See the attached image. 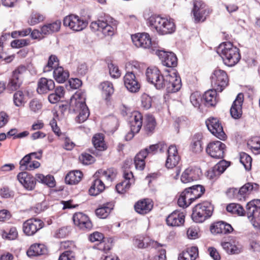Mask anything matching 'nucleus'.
<instances>
[{"instance_id":"18","label":"nucleus","mask_w":260,"mask_h":260,"mask_svg":"<svg viewBox=\"0 0 260 260\" xmlns=\"http://www.w3.org/2000/svg\"><path fill=\"white\" fill-rule=\"evenodd\" d=\"M134 244L138 248H147L149 247L157 248L165 246V245L159 243L157 241L150 239L148 237H144L139 235L135 237Z\"/></svg>"},{"instance_id":"6","label":"nucleus","mask_w":260,"mask_h":260,"mask_svg":"<svg viewBox=\"0 0 260 260\" xmlns=\"http://www.w3.org/2000/svg\"><path fill=\"white\" fill-rule=\"evenodd\" d=\"M213 210V206L210 202L199 203L192 209L191 218L197 223H202L212 216Z\"/></svg>"},{"instance_id":"30","label":"nucleus","mask_w":260,"mask_h":260,"mask_svg":"<svg viewBox=\"0 0 260 260\" xmlns=\"http://www.w3.org/2000/svg\"><path fill=\"white\" fill-rule=\"evenodd\" d=\"M135 211L140 214L144 215L149 213L153 208V204L148 199L138 201L134 206Z\"/></svg>"},{"instance_id":"46","label":"nucleus","mask_w":260,"mask_h":260,"mask_svg":"<svg viewBox=\"0 0 260 260\" xmlns=\"http://www.w3.org/2000/svg\"><path fill=\"white\" fill-rule=\"evenodd\" d=\"M108 243H106V240L104 238L102 241L99 242L96 245L93 246V248L104 251L105 253L108 252L112 247L111 243H110L108 240Z\"/></svg>"},{"instance_id":"41","label":"nucleus","mask_w":260,"mask_h":260,"mask_svg":"<svg viewBox=\"0 0 260 260\" xmlns=\"http://www.w3.org/2000/svg\"><path fill=\"white\" fill-rule=\"evenodd\" d=\"M13 103L14 105L17 107H20L24 106L26 103V98L22 90H18L13 94Z\"/></svg>"},{"instance_id":"31","label":"nucleus","mask_w":260,"mask_h":260,"mask_svg":"<svg viewBox=\"0 0 260 260\" xmlns=\"http://www.w3.org/2000/svg\"><path fill=\"white\" fill-rule=\"evenodd\" d=\"M61 25L60 20H56L51 23H48L41 27V33L44 35H51L59 31Z\"/></svg>"},{"instance_id":"61","label":"nucleus","mask_w":260,"mask_h":260,"mask_svg":"<svg viewBox=\"0 0 260 260\" xmlns=\"http://www.w3.org/2000/svg\"><path fill=\"white\" fill-rule=\"evenodd\" d=\"M29 107L31 111L36 113L42 108V104L37 99H35L30 101Z\"/></svg>"},{"instance_id":"57","label":"nucleus","mask_w":260,"mask_h":260,"mask_svg":"<svg viewBox=\"0 0 260 260\" xmlns=\"http://www.w3.org/2000/svg\"><path fill=\"white\" fill-rule=\"evenodd\" d=\"M29 43V41L27 39H16L11 42V46L14 48H19L27 46Z\"/></svg>"},{"instance_id":"38","label":"nucleus","mask_w":260,"mask_h":260,"mask_svg":"<svg viewBox=\"0 0 260 260\" xmlns=\"http://www.w3.org/2000/svg\"><path fill=\"white\" fill-rule=\"evenodd\" d=\"M156 126L155 118L151 115H146L144 124V130L147 135L150 136L154 133Z\"/></svg>"},{"instance_id":"54","label":"nucleus","mask_w":260,"mask_h":260,"mask_svg":"<svg viewBox=\"0 0 260 260\" xmlns=\"http://www.w3.org/2000/svg\"><path fill=\"white\" fill-rule=\"evenodd\" d=\"M69 85H66L68 90L71 89H76L79 88L82 84V81L78 78H72L68 81Z\"/></svg>"},{"instance_id":"11","label":"nucleus","mask_w":260,"mask_h":260,"mask_svg":"<svg viewBox=\"0 0 260 260\" xmlns=\"http://www.w3.org/2000/svg\"><path fill=\"white\" fill-rule=\"evenodd\" d=\"M206 125L208 130L215 137L221 140H224L226 138L221 123L217 118L210 117L206 120Z\"/></svg>"},{"instance_id":"33","label":"nucleus","mask_w":260,"mask_h":260,"mask_svg":"<svg viewBox=\"0 0 260 260\" xmlns=\"http://www.w3.org/2000/svg\"><path fill=\"white\" fill-rule=\"evenodd\" d=\"M47 251V248L44 245L35 244L30 246L27 251V255L29 257H32L45 254Z\"/></svg>"},{"instance_id":"20","label":"nucleus","mask_w":260,"mask_h":260,"mask_svg":"<svg viewBox=\"0 0 260 260\" xmlns=\"http://www.w3.org/2000/svg\"><path fill=\"white\" fill-rule=\"evenodd\" d=\"M243 101V94L242 93H239L233 102L230 109V114L233 118L239 119L242 117Z\"/></svg>"},{"instance_id":"43","label":"nucleus","mask_w":260,"mask_h":260,"mask_svg":"<svg viewBox=\"0 0 260 260\" xmlns=\"http://www.w3.org/2000/svg\"><path fill=\"white\" fill-rule=\"evenodd\" d=\"M58 59L56 55H50L47 64L44 67V72H48L51 71L53 69L56 68V66L58 65Z\"/></svg>"},{"instance_id":"17","label":"nucleus","mask_w":260,"mask_h":260,"mask_svg":"<svg viewBox=\"0 0 260 260\" xmlns=\"http://www.w3.org/2000/svg\"><path fill=\"white\" fill-rule=\"evenodd\" d=\"M124 84L126 89L131 92H137L141 85L138 78L133 72H127L123 77Z\"/></svg>"},{"instance_id":"12","label":"nucleus","mask_w":260,"mask_h":260,"mask_svg":"<svg viewBox=\"0 0 260 260\" xmlns=\"http://www.w3.org/2000/svg\"><path fill=\"white\" fill-rule=\"evenodd\" d=\"M225 145L219 141L210 142L206 149V152L212 157L220 159L224 157Z\"/></svg>"},{"instance_id":"47","label":"nucleus","mask_w":260,"mask_h":260,"mask_svg":"<svg viewBox=\"0 0 260 260\" xmlns=\"http://www.w3.org/2000/svg\"><path fill=\"white\" fill-rule=\"evenodd\" d=\"M103 93L107 96H111L114 92L113 84L109 81H106L101 84Z\"/></svg>"},{"instance_id":"37","label":"nucleus","mask_w":260,"mask_h":260,"mask_svg":"<svg viewBox=\"0 0 260 260\" xmlns=\"http://www.w3.org/2000/svg\"><path fill=\"white\" fill-rule=\"evenodd\" d=\"M92 144L96 150H92L90 152L94 154L96 150L103 151L106 149L107 147L105 143L103 135L101 134H95L92 139Z\"/></svg>"},{"instance_id":"27","label":"nucleus","mask_w":260,"mask_h":260,"mask_svg":"<svg viewBox=\"0 0 260 260\" xmlns=\"http://www.w3.org/2000/svg\"><path fill=\"white\" fill-rule=\"evenodd\" d=\"M194 197L188 188H186L180 195L178 199V205L183 208H186L197 200Z\"/></svg>"},{"instance_id":"4","label":"nucleus","mask_w":260,"mask_h":260,"mask_svg":"<svg viewBox=\"0 0 260 260\" xmlns=\"http://www.w3.org/2000/svg\"><path fill=\"white\" fill-rule=\"evenodd\" d=\"M216 52L222 58L224 63L229 67L235 66L241 58L239 49L230 42L220 44Z\"/></svg>"},{"instance_id":"16","label":"nucleus","mask_w":260,"mask_h":260,"mask_svg":"<svg viewBox=\"0 0 260 260\" xmlns=\"http://www.w3.org/2000/svg\"><path fill=\"white\" fill-rule=\"evenodd\" d=\"M72 219L74 224L81 230L89 231L92 228V223L89 218L82 212L75 213Z\"/></svg>"},{"instance_id":"44","label":"nucleus","mask_w":260,"mask_h":260,"mask_svg":"<svg viewBox=\"0 0 260 260\" xmlns=\"http://www.w3.org/2000/svg\"><path fill=\"white\" fill-rule=\"evenodd\" d=\"M3 238L9 240H13L17 238L18 232L15 227H11L8 231L4 230L2 232Z\"/></svg>"},{"instance_id":"5","label":"nucleus","mask_w":260,"mask_h":260,"mask_svg":"<svg viewBox=\"0 0 260 260\" xmlns=\"http://www.w3.org/2000/svg\"><path fill=\"white\" fill-rule=\"evenodd\" d=\"M113 19L108 15L104 14L97 21H93L90 25L91 29L93 31H101L105 36H112L116 27V22H113Z\"/></svg>"},{"instance_id":"56","label":"nucleus","mask_w":260,"mask_h":260,"mask_svg":"<svg viewBox=\"0 0 260 260\" xmlns=\"http://www.w3.org/2000/svg\"><path fill=\"white\" fill-rule=\"evenodd\" d=\"M27 71V69L25 66L20 65L12 72V74L23 79Z\"/></svg>"},{"instance_id":"39","label":"nucleus","mask_w":260,"mask_h":260,"mask_svg":"<svg viewBox=\"0 0 260 260\" xmlns=\"http://www.w3.org/2000/svg\"><path fill=\"white\" fill-rule=\"evenodd\" d=\"M105 188V186L103 182L99 179H96L93 181L89 189V193L90 196H96L102 192Z\"/></svg>"},{"instance_id":"14","label":"nucleus","mask_w":260,"mask_h":260,"mask_svg":"<svg viewBox=\"0 0 260 260\" xmlns=\"http://www.w3.org/2000/svg\"><path fill=\"white\" fill-rule=\"evenodd\" d=\"M192 13L196 22L204 21L206 16L209 14V10L206 8L205 4L201 1H193Z\"/></svg>"},{"instance_id":"42","label":"nucleus","mask_w":260,"mask_h":260,"mask_svg":"<svg viewBox=\"0 0 260 260\" xmlns=\"http://www.w3.org/2000/svg\"><path fill=\"white\" fill-rule=\"evenodd\" d=\"M252 158L245 152L240 153V161L243 165L247 171H249L251 168Z\"/></svg>"},{"instance_id":"53","label":"nucleus","mask_w":260,"mask_h":260,"mask_svg":"<svg viewBox=\"0 0 260 260\" xmlns=\"http://www.w3.org/2000/svg\"><path fill=\"white\" fill-rule=\"evenodd\" d=\"M109 74L112 78H117L120 76L121 73L118 67L112 62L108 63Z\"/></svg>"},{"instance_id":"63","label":"nucleus","mask_w":260,"mask_h":260,"mask_svg":"<svg viewBox=\"0 0 260 260\" xmlns=\"http://www.w3.org/2000/svg\"><path fill=\"white\" fill-rule=\"evenodd\" d=\"M44 17L39 13H32L31 16L30 24L35 25L43 21Z\"/></svg>"},{"instance_id":"55","label":"nucleus","mask_w":260,"mask_h":260,"mask_svg":"<svg viewBox=\"0 0 260 260\" xmlns=\"http://www.w3.org/2000/svg\"><path fill=\"white\" fill-rule=\"evenodd\" d=\"M80 160L84 165H90L93 163L95 159L93 156L87 153H83L79 157Z\"/></svg>"},{"instance_id":"10","label":"nucleus","mask_w":260,"mask_h":260,"mask_svg":"<svg viewBox=\"0 0 260 260\" xmlns=\"http://www.w3.org/2000/svg\"><path fill=\"white\" fill-rule=\"evenodd\" d=\"M63 24L65 26L69 27L74 31H79L82 30L87 26L88 22L77 15L71 14L64 18Z\"/></svg>"},{"instance_id":"48","label":"nucleus","mask_w":260,"mask_h":260,"mask_svg":"<svg viewBox=\"0 0 260 260\" xmlns=\"http://www.w3.org/2000/svg\"><path fill=\"white\" fill-rule=\"evenodd\" d=\"M226 194L230 198H232L239 201H242L243 198L240 189L237 188H230L226 191Z\"/></svg>"},{"instance_id":"21","label":"nucleus","mask_w":260,"mask_h":260,"mask_svg":"<svg viewBox=\"0 0 260 260\" xmlns=\"http://www.w3.org/2000/svg\"><path fill=\"white\" fill-rule=\"evenodd\" d=\"M17 179L24 187L27 190H33L36 186V178L27 172H22L17 175Z\"/></svg>"},{"instance_id":"62","label":"nucleus","mask_w":260,"mask_h":260,"mask_svg":"<svg viewBox=\"0 0 260 260\" xmlns=\"http://www.w3.org/2000/svg\"><path fill=\"white\" fill-rule=\"evenodd\" d=\"M88 239L91 242H99L104 239V237L102 233L95 232L89 235Z\"/></svg>"},{"instance_id":"49","label":"nucleus","mask_w":260,"mask_h":260,"mask_svg":"<svg viewBox=\"0 0 260 260\" xmlns=\"http://www.w3.org/2000/svg\"><path fill=\"white\" fill-rule=\"evenodd\" d=\"M166 145L164 142H159L155 144L150 145L148 147L146 148L149 152V154H155L158 149H159L160 152L164 151V148Z\"/></svg>"},{"instance_id":"13","label":"nucleus","mask_w":260,"mask_h":260,"mask_svg":"<svg viewBox=\"0 0 260 260\" xmlns=\"http://www.w3.org/2000/svg\"><path fill=\"white\" fill-rule=\"evenodd\" d=\"M44 226L43 221L38 218H30L25 221L23 224V231L28 236L34 235L38 231Z\"/></svg>"},{"instance_id":"24","label":"nucleus","mask_w":260,"mask_h":260,"mask_svg":"<svg viewBox=\"0 0 260 260\" xmlns=\"http://www.w3.org/2000/svg\"><path fill=\"white\" fill-rule=\"evenodd\" d=\"M185 215L183 212L175 210L166 218L167 224L171 226H179L184 224Z\"/></svg>"},{"instance_id":"26","label":"nucleus","mask_w":260,"mask_h":260,"mask_svg":"<svg viewBox=\"0 0 260 260\" xmlns=\"http://www.w3.org/2000/svg\"><path fill=\"white\" fill-rule=\"evenodd\" d=\"M114 203L113 202H108L100 205L95 210V214L97 217L101 219H105L108 217L111 212L113 210Z\"/></svg>"},{"instance_id":"23","label":"nucleus","mask_w":260,"mask_h":260,"mask_svg":"<svg viewBox=\"0 0 260 260\" xmlns=\"http://www.w3.org/2000/svg\"><path fill=\"white\" fill-rule=\"evenodd\" d=\"M233 230L230 224L223 221H217L210 226V231L213 234H227L232 233Z\"/></svg>"},{"instance_id":"28","label":"nucleus","mask_w":260,"mask_h":260,"mask_svg":"<svg viewBox=\"0 0 260 260\" xmlns=\"http://www.w3.org/2000/svg\"><path fill=\"white\" fill-rule=\"evenodd\" d=\"M54 88L55 83L53 80L41 78L38 82L37 91L39 94H44L54 89Z\"/></svg>"},{"instance_id":"1","label":"nucleus","mask_w":260,"mask_h":260,"mask_svg":"<svg viewBox=\"0 0 260 260\" xmlns=\"http://www.w3.org/2000/svg\"><path fill=\"white\" fill-rule=\"evenodd\" d=\"M146 76L147 81L154 85L157 89L165 88L168 93L176 92L182 86L181 78L176 70L171 69L170 73L163 75L157 68H148Z\"/></svg>"},{"instance_id":"34","label":"nucleus","mask_w":260,"mask_h":260,"mask_svg":"<svg viewBox=\"0 0 260 260\" xmlns=\"http://www.w3.org/2000/svg\"><path fill=\"white\" fill-rule=\"evenodd\" d=\"M53 77L59 83H64L69 77V72L62 67H57L54 69Z\"/></svg>"},{"instance_id":"51","label":"nucleus","mask_w":260,"mask_h":260,"mask_svg":"<svg viewBox=\"0 0 260 260\" xmlns=\"http://www.w3.org/2000/svg\"><path fill=\"white\" fill-rule=\"evenodd\" d=\"M141 105L146 110L150 109L152 106L151 97L146 93H143L141 96Z\"/></svg>"},{"instance_id":"64","label":"nucleus","mask_w":260,"mask_h":260,"mask_svg":"<svg viewBox=\"0 0 260 260\" xmlns=\"http://www.w3.org/2000/svg\"><path fill=\"white\" fill-rule=\"evenodd\" d=\"M186 251L188 253L192 260H195L199 255L198 248L197 246H192Z\"/></svg>"},{"instance_id":"52","label":"nucleus","mask_w":260,"mask_h":260,"mask_svg":"<svg viewBox=\"0 0 260 260\" xmlns=\"http://www.w3.org/2000/svg\"><path fill=\"white\" fill-rule=\"evenodd\" d=\"M58 260H75V253L73 250H66L60 254Z\"/></svg>"},{"instance_id":"60","label":"nucleus","mask_w":260,"mask_h":260,"mask_svg":"<svg viewBox=\"0 0 260 260\" xmlns=\"http://www.w3.org/2000/svg\"><path fill=\"white\" fill-rule=\"evenodd\" d=\"M129 181H123L117 184L115 189L119 193H123L129 188Z\"/></svg>"},{"instance_id":"50","label":"nucleus","mask_w":260,"mask_h":260,"mask_svg":"<svg viewBox=\"0 0 260 260\" xmlns=\"http://www.w3.org/2000/svg\"><path fill=\"white\" fill-rule=\"evenodd\" d=\"M231 165V162L222 159L214 166L215 170H217L220 175L223 173L226 168Z\"/></svg>"},{"instance_id":"25","label":"nucleus","mask_w":260,"mask_h":260,"mask_svg":"<svg viewBox=\"0 0 260 260\" xmlns=\"http://www.w3.org/2000/svg\"><path fill=\"white\" fill-rule=\"evenodd\" d=\"M180 157L175 146L171 145L168 149V157L166 162V166L168 169L173 168L178 163Z\"/></svg>"},{"instance_id":"8","label":"nucleus","mask_w":260,"mask_h":260,"mask_svg":"<svg viewBox=\"0 0 260 260\" xmlns=\"http://www.w3.org/2000/svg\"><path fill=\"white\" fill-rule=\"evenodd\" d=\"M210 80L212 88L218 92H222L228 85V75L224 71L220 69H217L214 71Z\"/></svg>"},{"instance_id":"3","label":"nucleus","mask_w":260,"mask_h":260,"mask_svg":"<svg viewBox=\"0 0 260 260\" xmlns=\"http://www.w3.org/2000/svg\"><path fill=\"white\" fill-rule=\"evenodd\" d=\"M147 23L152 29H155L159 35L171 34L175 32L176 26L171 18L163 17L159 15L153 14L147 20Z\"/></svg>"},{"instance_id":"22","label":"nucleus","mask_w":260,"mask_h":260,"mask_svg":"<svg viewBox=\"0 0 260 260\" xmlns=\"http://www.w3.org/2000/svg\"><path fill=\"white\" fill-rule=\"evenodd\" d=\"M203 135L201 133L195 134L191 138L189 150L193 154H200L203 150Z\"/></svg>"},{"instance_id":"19","label":"nucleus","mask_w":260,"mask_h":260,"mask_svg":"<svg viewBox=\"0 0 260 260\" xmlns=\"http://www.w3.org/2000/svg\"><path fill=\"white\" fill-rule=\"evenodd\" d=\"M134 44L137 47L149 49L152 45L151 39L147 33H139L131 36Z\"/></svg>"},{"instance_id":"2","label":"nucleus","mask_w":260,"mask_h":260,"mask_svg":"<svg viewBox=\"0 0 260 260\" xmlns=\"http://www.w3.org/2000/svg\"><path fill=\"white\" fill-rule=\"evenodd\" d=\"M226 209L233 214L246 215L253 226L260 230V200L254 199L249 202L246 205V210L241 205L235 203L229 204Z\"/></svg>"},{"instance_id":"29","label":"nucleus","mask_w":260,"mask_h":260,"mask_svg":"<svg viewBox=\"0 0 260 260\" xmlns=\"http://www.w3.org/2000/svg\"><path fill=\"white\" fill-rule=\"evenodd\" d=\"M217 92L218 91L214 88L205 92L202 96V101L206 106L208 107H214L216 105L218 102Z\"/></svg>"},{"instance_id":"32","label":"nucleus","mask_w":260,"mask_h":260,"mask_svg":"<svg viewBox=\"0 0 260 260\" xmlns=\"http://www.w3.org/2000/svg\"><path fill=\"white\" fill-rule=\"evenodd\" d=\"M259 188V185L256 183L248 182L245 183L239 188L243 200H245L246 197L249 194L258 191Z\"/></svg>"},{"instance_id":"36","label":"nucleus","mask_w":260,"mask_h":260,"mask_svg":"<svg viewBox=\"0 0 260 260\" xmlns=\"http://www.w3.org/2000/svg\"><path fill=\"white\" fill-rule=\"evenodd\" d=\"M83 177L81 171L76 170L70 172L65 177V182L68 184H76L78 183Z\"/></svg>"},{"instance_id":"15","label":"nucleus","mask_w":260,"mask_h":260,"mask_svg":"<svg viewBox=\"0 0 260 260\" xmlns=\"http://www.w3.org/2000/svg\"><path fill=\"white\" fill-rule=\"evenodd\" d=\"M202 172L200 168L195 167H189L182 173L181 180L184 183H187L201 179Z\"/></svg>"},{"instance_id":"7","label":"nucleus","mask_w":260,"mask_h":260,"mask_svg":"<svg viewBox=\"0 0 260 260\" xmlns=\"http://www.w3.org/2000/svg\"><path fill=\"white\" fill-rule=\"evenodd\" d=\"M76 96L78 99H71L70 102V111L73 112L79 110V114L77 117L76 121L82 123L86 121L89 116V110L85 103V98H82L81 93H76Z\"/></svg>"},{"instance_id":"45","label":"nucleus","mask_w":260,"mask_h":260,"mask_svg":"<svg viewBox=\"0 0 260 260\" xmlns=\"http://www.w3.org/2000/svg\"><path fill=\"white\" fill-rule=\"evenodd\" d=\"M188 188L196 199L200 198L205 191L204 187L201 185H193Z\"/></svg>"},{"instance_id":"59","label":"nucleus","mask_w":260,"mask_h":260,"mask_svg":"<svg viewBox=\"0 0 260 260\" xmlns=\"http://www.w3.org/2000/svg\"><path fill=\"white\" fill-rule=\"evenodd\" d=\"M132 121L137 123V128H141L143 123V116L142 114L138 111H135L132 113Z\"/></svg>"},{"instance_id":"40","label":"nucleus","mask_w":260,"mask_h":260,"mask_svg":"<svg viewBox=\"0 0 260 260\" xmlns=\"http://www.w3.org/2000/svg\"><path fill=\"white\" fill-rule=\"evenodd\" d=\"M36 179L39 182L45 184L49 187H54L55 186V181L52 175H48L45 176L43 174H37Z\"/></svg>"},{"instance_id":"35","label":"nucleus","mask_w":260,"mask_h":260,"mask_svg":"<svg viewBox=\"0 0 260 260\" xmlns=\"http://www.w3.org/2000/svg\"><path fill=\"white\" fill-rule=\"evenodd\" d=\"M23 79L12 74L7 85V89L10 91L19 89L23 83Z\"/></svg>"},{"instance_id":"9","label":"nucleus","mask_w":260,"mask_h":260,"mask_svg":"<svg viewBox=\"0 0 260 260\" xmlns=\"http://www.w3.org/2000/svg\"><path fill=\"white\" fill-rule=\"evenodd\" d=\"M155 54L159 57L163 66L169 68L166 70L167 73H169L171 69L176 70L177 66L178 59L175 53L171 51L157 50Z\"/></svg>"},{"instance_id":"58","label":"nucleus","mask_w":260,"mask_h":260,"mask_svg":"<svg viewBox=\"0 0 260 260\" xmlns=\"http://www.w3.org/2000/svg\"><path fill=\"white\" fill-rule=\"evenodd\" d=\"M31 158L27 154L25 155L20 161V170L22 171L28 170V166L31 162Z\"/></svg>"}]
</instances>
